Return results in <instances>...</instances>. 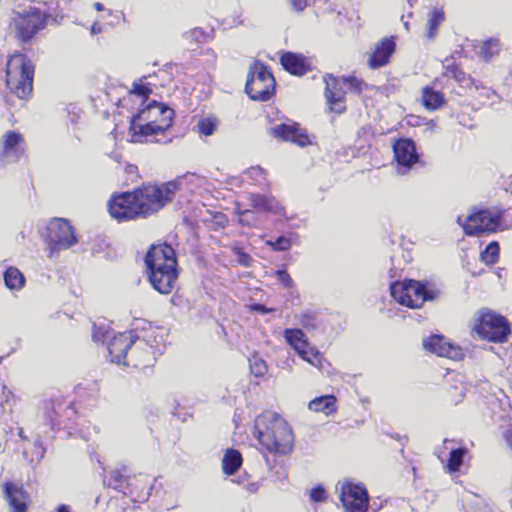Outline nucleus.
Segmentation results:
<instances>
[{"label":"nucleus","instance_id":"31","mask_svg":"<svg viewBox=\"0 0 512 512\" xmlns=\"http://www.w3.org/2000/svg\"><path fill=\"white\" fill-rule=\"evenodd\" d=\"M368 66L377 69L384 65V39H380L375 48L368 54Z\"/></svg>","mask_w":512,"mask_h":512},{"label":"nucleus","instance_id":"44","mask_svg":"<svg viewBox=\"0 0 512 512\" xmlns=\"http://www.w3.org/2000/svg\"><path fill=\"white\" fill-rule=\"evenodd\" d=\"M463 397H464V387L462 384L454 386L449 391V401L454 405H457L458 403H460L462 401Z\"/></svg>","mask_w":512,"mask_h":512},{"label":"nucleus","instance_id":"27","mask_svg":"<svg viewBox=\"0 0 512 512\" xmlns=\"http://www.w3.org/2000/svg\"><path fill=\"white\" fill-rule=\"evenodd\" d=\"M242 464L241 453L234 449H228L222 460L223 472L227 475H233Z\"/></svg>","mask_w":512,"mask_h":512},{"label":"nucleus","instance_id":"53","mask_svg":"<svg viewBox=\"0 0 512 512\" xmlns=\"http://www.w3.org/2000/svg\"><path fill=\"white\" fill-rule=\"evenodd\" d=\"M57 512H72V511L69 506L62 504V505L58 506Z\"/></svg>","mask_w":512,"mask_h":512},{"label":"nucleus","instance_id":"56","mask_svg":"<svg viewBox=\"0 0 512 512\" xmlns=\"http://www.w3.org/2000/svg\"><path fill=\"white\" fill-rule=\"evenodd\" d=\"M93 6H94V8H95L97 11H103V10H104V6H103L101 3H99V2L94 3V5H93Z\"/></svg>","mask_w":512,"mask_h":512},{"label":"nucleus","instance_id":"4","mask_svg":"<svg viewBox=\"0 0 512 512\" xmlns=\"http://www.w3.org/2000/svg\"><path fill=\"white\" fill-rule=\"evenodd\" d=\"M145 264L152 287L161 294H169L178 276L174 249L168 244L152 246L146 254Z\"/></svg>","mask_w":512,"mask_h":512},{"label":"nucleus","instance_id":"29","mask_svg":"<svg viewBox=\"0 0 512 512\" xmlns=\"http://www.w3.org/2000/svg\"><path fill=\"white\" fill-rule=\"evenodd\" d=\"M444 19L445 15L442 9L435 8L430 12L425 31L427 39H433L436 36L438 27Z\"/></svg>","mask_w":512,"mask_h":512},{"label":"nucleus","instance_id":"22","mask_svg":"<svg viewBox=\"0 0 512 512\" xmlns=\"http://www.w3.org/2000/svg\"><path fill=\"white\" fill-rule=\"evenodd\" d=\"M280 61L286 71L297 76L304 75L308 70L305 58L292 52L284 53Z\"/></svg>","mask_w":512,"mask_h":512},{"label":"nucleus","instance_id":"6","mask_svg":"<svg viewBox=\"0 0 512 512\" xmlns=\"http://www.w3.org/2000/svg\"><path fill=\"white\" fill-rule=\"evenodd\" d=\"M45 17L42 11L32 5L28 7L17 5L13 11L10 27L23 42L30 41L45 27Z\"/></svg>","mask_w":512,"mask_h":512},{"label":"nucleus","instance_id":"38","mask_svg":"<svg viewBox=\"0 0 512 512\" xmlns=\"http://www.w3.org/2000/svg\"><path fill=\"white\" fill-rule=\"evenodd\" d=\"M265 245L270 247L273 251L284 252L291 248L292 240L285 235H281L275 240H266Z\"/></svg>","mask_w":512,"mask_h":512},{"label":"nucleus","instance_id":"30","mask_svg":"<svg viewBox=\"0 0 512 512\" xmlns=\"http://www.w3.org/2000/svg\"><path fill=\"white\" fill-rule=\"evenodd\" d=\"M4 281L10 290H20L24 286L25 278L19 269L9 267L4 273Z\"/></svg>","mask_w":512,"mask_h":512},{"label":"nucleus","instance_id":"52","mask_svg":"<svg viewBox=\"0 0 512 512\" xmlns=\"http://www.w3.org/2000/svg\"><path fill=\"white\" fill-rule=\"evenodd\" d=\"M310 319H311V318H310L309 316H307V315H303V317H302V319H301V324H302L304 327H306V328H308V327H310V326H311L312 328H314L315 326H314V325H311V322H309V321H310Z\"/></svg>","mask_w":512,"mask_h":512},{"label":"nucleus","instance_id":"61","mask_svg":"<svg viewBox=\"0 0 512 512\" xmlns=\"http://www.w3.org/2000/svg\"><path fill=\"white\" fill-rule=\"evenodd\" d=\"M405 28L408 30V22L404 23Z\"/></svg>","mask_w":512,"mask_h":512},{"label":"nucleus","instance_id":"41","mask_svg":"<svg viewBox=\"0 0 512 512\" xmlns=\"http://www.w3.org/2000/svg\"><path fill=\"white\" fill-rule=\"evenodd\" d=\"M125 481L124 472L121 469H115L110 472V476L108 479V486L113 489H120L123 486Z\"/></svg>","mask_w":512,"mask_h":512},{"label":"nucleus","instance_id":"21","mask_svg":"<svg viewBox=\"0 0 512 512\" xmlns=\"http://www.w3.org/2000/svg\"><path fill=\"white\" fill-rule=\"evenodd\" d=\"M408 292L406 306L410 308H419L425 301L436 297V292L428 289L426 283L415 280H408Z\"/></svg>","mask_w":512,"mask_h":512},{"label":"nucleus","instance_id":"33","mask_svg":"<svg viewBox=\"0 0 512 512\" xmlns=\"http://www.w3.org/2000/svg\"><path fill=\"white\" fill-rule=\"evenodd\" d=\"M390 294L396 302L406 306L407 297L409 296L408 280L392 283L390 285Z\"/></svg>","mask_w":512,"mask_h":512},{"label":"nucleus","instance_id":"1","mask_svg":"<svg viewBox=\"0 0 512 512\" xmlns=\"http://www.w3.org/2000/svg\"><path fill=\"white\" fill-rule=\"evenodd\" d=\"M181 181L179 178L160 186L146 185L133 192L115 194L108 202V211L118 221L149 216L158 212L172 199Z\"/></svg>","mask_w":512,"mask_h":512},{"label":"nucleus","instance_id":"7","mask_svg":"<svg viewBox=\"0 0 512 512\" xmlns=\"http://www.w3.org/2000/svg\"><path fill=\"white\" fill-rule=\"evenodd\" d=\"M503 212L497 208L471 209L470 213L462 218L458 216L457 223L469 236L482 233L495 232L500 225Z\"/></svg>","mask_w":512,"mask_h":512},{"label":"nucleus","instance_id":"11","mask_svg":"<svg viewBox=\"0 0 512 512\" xmlns=\"http://www.w3.org/2000/svg\"><path fill=\"white\" fill-rule=\"evenodd\" d=\"M77 241L78 239L69 221L63 218H56L49 222L47 226V242L50 256L70 248Z\"/></svg>","mask_w":512,"mask_h":512},{"label":"nucleus","instance_id":"42","mask_svg":"<svg viewBox=\"0 0 512 512\" xmlns=\"http://www.w3.org/2000/svg\"><path fill=\"white\" fill-rule=\"evenodd\" d=\"M344 83L348 85V87L356 93H361L364 88H367L368 85L363 82L361 79H358L355 76H348L343 78Z\"/></svg>","mask_w":512,"mask_h":512},{"label":"nucleus","instance_id":"58","mask_svg":"<svg viewBox=\"0 0 512 512\" xmlns=\"http://www.w3.org/2000/svg\"><path fill=\"white\" fill-rule=\"evenodd\" d=\"M202 34V32L199 30V29H194L192 31V35H194L196 38L198 37V35Z\"/></svg>","mask_w":512,"mask_h":512},{"label":"nucleus","instance_id":"34","mask_svg":"<svg viewBox=\"0 0 512 512\" xmlns=\"http://www.w3.org/2000/svg\"><path fill=\"white\" fill-rule=\"evenodd\" d=\"M499 50V40L497 38H491L483 42V44L480 47L479 54L485 61H489L499 53Z\"/></svg>","mask_w":512,"mask_h":512},{"label":"nucleus","instance_id":"10","mask_svg":"<svg viewBox=\"0 0 512 512\" xmlns=\"http://www.w3.org/2000/svg\"><path fill=\"white\" fill-rule=\"evenodd\" d=\"M335 489L346 512H365L367 510L369 497L363 483L346 478L339 481Z\"/></svg>","mask_w":512,"mask_h":512},{"label":"nucleus","instance_id":"60","mask_svg":"<svg viewBox=\"0 0 512 512\" xmlns=\"http://www.w3.org/2000/svg\"><path fill=\"white\" fill-rule=\"evenodd\" d=\"M113 158H114V160L119 161V157H118V155H117V154H115V155L113 156Z\"/></svg>","mask_w":512,"mask_h":512},{"label":"nucleus","instance_id":"54","mask_svg":"<svg viewBox=\"0 0 512 512\" xmlns=\"http://www.w3.org/2000/svg\"><path fill=\"white\" fill-rule=\"evenodd\" d=\"M483 95H485L487 98H490V96H494L495 93L491 91L490 89L482 88Z\"/></svg>","mask_w":512,"mask_h":512},{"label":"nucleus","instance_id":"5","mask_svg":"<svg viewBox=\"0 0 512 512\" xmlns=\"http://www.w3.org/2000/svg\"><path fill=\"white\" fill-rule=\"evenodd\" d=\"M34 67L21 53L10 56L6 65V87L18 99H25L32 92Z\"/></svg>","mask_w":512,"mask_h":512},{"label":"nucleus","instance_id":"51","mask_svg":"<svg viewBox=\"0 0 512 512\" xmlns=\"http://www.w3.org/2000/svg\"><path fill=\"white\" fill-rule=\"evenodd\" d=\"M101 31H102V28L98 23H94L90 28V32L92 35L99 34V33H101Z\"/></svg>","mask_w":512,"mask_h":512},{"label":"nucleus","instance_id":"40","mask_svg":"<svg viewBox=\"0 0 512 512\" xmlns=\"http://www.w3.org/2000/svg\"><path fill=\"white\" fill-rule=\"evenodd\" d=\"M249 362L251 372L256 377H261L266 374L268 367L266 365V362L262 358L255 355L249 359Z\"/></svg>","mask_w":512,"mask_h":512},{"label":"nucleus","instance_id":"46","mask_svg":"<svg viewBox=\"0 0 512 512\" xmlns=\"http://www.w3.org/2000/svg\"><path fill=\"white\" fill-rule=\"evenodd\" d=\"M325 498L326 491L322 486H317L310 490V499L313 502H322Z\"/></svg>","mask_w":512,"mask_h":512},{"label":"nucleus","instance_id":"36","mask_svg":"<svg viewBox=\"0 0 512 512\" xmlns=\"http://www.w3.org/2000/svg\"><path fill=\"white\" fill-rule=\"evenodd\" d=\"M244 175L251 181L252 184L257 186H264L267 184L266 172L260 166H252L248 168Z\"/></svg>","mask_w":512,"mask_h":512},{"label":"nucleus","instance_id":"19","mask_svg":"<svg viewBox=\"0 0 512 512\" xmlns=\"http://www.w3.org/2000/svg\"><path fill=\"white\" fill-rule=\"evenodd\" d=\"M454 444V440L445 439L443 442V447L439 450L438 453V458L443 462L442 456L445 454L446 450L448 451L449 457L447 459L445 468L450 473L459 471L465 456L468 454V449L466 447H455Z\"/></svg>","mask_w":512,"mask_h":512},{"label":"nucleus","instance_id":"20","mask_svg":"<svg viewBox=\"0 0 512 512\" xmlns=\"http://www.w3.org/2000/svg\"><path fill=\"white\" fill-rule=\"evenodd\" d=\"M324 79L326 83L325 96L331 111L338 114L343 113L345 111V93L340 87L339 81L330 75L325 76Z\"/></svg>","mask_w":512,"mask_h":512},{"label":"nucleus","instance_id":"47","mask_svg":"<svg viewBox=\"0 0 512 512\" xmlns=\"http://www.w3.org/2000/svg\"><path fill=\"white\" fill-rule=\"evenodd\" d=\"M276 277L277 280L286 288H289L293 285L292 278L285 270H277Z\"/></svg>","mask_w":512,"mask_h":512},{"label":"nucleus","instance_id":"32","mask_svg":"<svg viewBox=\"0 0 512 512\" xmlns=\"http://www.w3.org/2000/svg\"><path fill=\"white\" fill-rule=\"evenodd\" d=\"M299 356L312 366L318 368L319 370L323 369V364L325 362L324 357L320 353L318 349L309 345L306 349L303 350V354H299Z\"/></svg>","mask_w":512,"mask_h":512},{"label":"nucleus","instance_id":"37","mask_svg":"<svg viewBox=\"0 0 512 512\" xmlns=\"http://www.w3.org/2000/svg\"><path fill=\"white\" fill-rule=\"evenodd\" d=\"M45 5L47 6V9L45 12H42V15L45 17V24L47 23L48 19H53L55 22L59 19L64 18V14L62 9H60L59 2L56 0H46Z\"/></svg>","mask_w":512,"mask_h":512},{"label":"nucleus","instance_id":"55","mask_svg":"<svg viewBox=\"0 0 512 512\" xmlns=\"http://www.w3.org/2000/svg\"><path fill=\"white\" fill-rule=\"evenodd\" d=\"M46 407H47V408H49V407H50V408L53 410V412H54L55 414H57V409H56V406H55L54 402L50 401V402L46 403Z\"/></svg>","mask_w":512,"mask_h":512},{"label":"nucleus","instance_id":"49","mask_svg":"<svg viewBox=\"0 0 512 512\" xmlns=\"http://www.w3.org/2000/svg\"><path fill=\"white\" fill-rule=\"evenodd\" d=\"M396 44L394 37L386 38V64L388 63L389 57L394 53Z\"/></svg>","mask_w":512,"mask_h":512},{"label":"nucleus","instance_id":"57","mask_svg":"<svg viewBox=\"0 0 512 512\" xmlns=\"http://www.w3.org/2000/svg\"><path fill=\"white\" fill-rule=\"evenodd\" d=\"M127 101H129V97H128V98H124V99H123V101H122V102H123V103H122V106H125V102H127ZM130 102H134V103H136V102H139V100H137L136 98H134L133 100H130Z\"/></svg>","mask_w":512,"mask_h":512},{"label":"nucleus","instance_id":"45","mask_svg":"<svg viewBox=\"0 0 512 512\" xmlns=\"http://www.w3.org/2000/svg\"><path fill=\"white\" fill-rule=\"evenodd\" d=\"M109 331L105 329L103 326H94L92 338L95 342H105L107 338H109Z\"/></svg>","mask_w":512,"mask_h":512},{"label":"nucleus","instance_id":"43","mask_svg":"<svg viewBox=\"0 0 512 512\" xmlns=\"http://www.w3.org/2000/svg\"><path fill=\"white\" fill-rule=\"evenodd\" d=\"M233 254L237 257V262L244 267H249L252 262V258L249 254L245 253L240 247L232 248Z\"/></svg>","mask_w":512,"mask_h":512},{"label":"nucleus","instance_id":"18","mask_svg":"<svg viewBox=\"0 0 512 512\" xmlns=\"http://www.w3.org/2000/svg\"><path fill=\"white\" fill-rule=\"evenodd\" d=\"M3 491L12 512H27L30 498L22 486L7 482L3 485Z\"/></svg>","mask_w":512,"mask_h":512},{"label":"nucleus","instance_id":"26","mask_svg":"<svg viewBox=\"0 0 512 512\" xmlns=\"http://www.w3.org/2000/svg\"><path fill=\"white\" fill-rule=\"evenodd\" d=\"M444 75L449 78H453L456 82H458L462 87L472 88L474 87L476 90H479V84L467 76L461 69H459L455 65H447L445 67Z\"/></svg>","mask_w":512,"mask_h":512},{"label":"nucleus","instance_id":"9","mask_svg":"<svg viewBox=\"0 0 512 512\" xmlns=\"http://www.w3.org/2000/svg\"><path fill=\"white\" fill-rule=\"evenodd\" d=\"M473 330L482 339L491 342H504L509 333L510 327L506 319L490 310H481Z\"/></svg>","mask_w":512,"mask_h":512},{"label":"nucleus","instance_id":"15","mask_svg":"<svg viewBox=\"0 0 512 512\" xmlns=\"http://www.w3.org/2000/svg\"><path fill=\"white\" fill-rule=\"evenodd\" d=\"M137 339L138 337L133 331H126L114 336L109 341L107 347L111 362L126 365L125 359L127 351L132 347Z\"/></svg>","mask_w":512,"mask_h":512},{"label":"nucleus","instance_id":"35","mask_svg":"<svg viewBox=\"0 0 512 512\" xmlns=\"http://www.w3.org/2000/svg\"><path fill=\"white\" fill-rule=\"evenodd\" d=\"M236 213L238 215V221L243 226L248 227H257L259 224V218L256 214V211L252 209H236Z\"/></svg>","mask_w":512,"mask_h":512},{"label":"nucleus","instance_id":"50","mask_svg":"<svg viewBox=\"0 0 512 512\" xmlns=\"http://www.w3.org/2000/svg\"><path fill=\"white\" fill-rule=\"evenodd\" d=\"M250 309L252 311H256L260 314H266V313H270L273 311L272 308H267L266 306H264L262 304H252V305H250Z\"/></svg>","mask_w":512,"mask_h":512},{"label":"nucleus","instance_id":"48","mask_svg":"<svg viewBox=\"0 0 512 512\" xmlns=\"http://www.w3.org/2000/svg\"><path fill=\"white\" fill-rule=\"evenodd\" d=\"M289 3L291 5L292 10L296 12H301L307 7L308 0H289Z\"/></svg>","mask_w":512,"mask_h":512},{"label":"nucleus","instance_id":"23","mask_svg":"<svg viewBox=\"0 0 512 512\" xmlns=\"http://www.w3.org/2000/svg\"><path fill=\"white\" fill-rule=\"evenodd\" d=\"M337 399L334 395H323L314 398L308 404V409L329 416L337 411Z\"/></svg>","mask_w":512,"mask_h":512},{"label":"nucleus","instance_id":"17","mask_svg":"<svg viewBox=\"0 0 512 512\" xmlns=\"http://www.w3.org/2000/svg\"><path fill=\"white\" fill-rule=\"evenodd\" d=\"M271 131L274 137L289 141L300 147H306L310 144L308 135L296 123L279 124L274 126Z\"/></svg>","mask_w":512,"mask_h":512},{"label":"nucleus","instance_id":"39","mask_svg":"<svg viewBox=\"0 0 512 512\" xmlns=\"http://www.w3.org/2000/svg\"><path fill=\"white\" fill-rule=\"evenodd\" d=\"M499 256V245L497 242H491L481 253V259L487 264H494Z\"/></svg>","mask_w":512,"mask_h":512},{"label":"nucleus","instance_id":"28","mask_svg":"<svg viewBox=\"0 0 512 512\" xmlns=\"http://www.w3.org/2000/svg\"><path fill=\"white\" fill-rule=\"evenodd\" d=\"M220 121L218 117L215 115H208L205 117H201L194 130L199 134V136H211L218 128Z\"/></svg>","mask_w":512,"mask_h":512},{"label":"nucleus","instance_id":"59","mask_svg":"<svg viewBox=\"0 0 512 512\" xmlns=\"http://www.w3.org/2000/svg\"><path fill=\"white\" fill-rule=\"evenodd\" d=\"M127 169H128V171H129V172H133V171L136 169V167H135V166H132V165H129V166L127 167Z\"/></svg>","mask_w":512,"mask_h":512},{"label":"nucleus","instance_id":"12","mask_svg":"<svg viewBox=\"0 0 512 512\" xmlns=\"http://www.w3.org/2000/svg\"><path fill=\"white\" fill-rule=\"evenodd\" d=\"M393 152L396 160V172L399 175H406L420 161L415 143L411 139H398L393 144Z\"/></svg>","mask_w":512,"mask_h":512},{"label":"nucleus","instance_id":"2","mask_svg":"<svg viewBox=\"0 0 512 512\" xmlns=\"http://www.w3.org/2000/svg\"><path fill=\"white\" fill-rule=\"evenodd\" d=\"M151 93V87L140 82H135L129 93V100L136 98L140 103L130 121L133 142H143L150 136L162 134L172 125L174 110L155 100L149 101Z\"/></svg>","mask_w":512,"mask_h":512},{"label":"nucleus","instance_id":"62","mask_svg":"<svg viewBox=\"0 0 512 512\" xmlns=\"http://www.w3.org/2000/svg\"><path fill=\"white\" fill-rule=\"evenodd\" d=\"M510 504H511V508H512V500L510 501Z\"/></svg>","mask_w":512,"mask_h":512},{"label":"nucleus","instance_id":"25","mask_svg":"<svg viewBox=\"0 0 512 512\" xmlns=\"http://www.w3.org/2000/svg\"><path fill=\"white\" fill-rule=\"evenodd\" d=\"M284 338L298 355L303 354V350L310 345L301 329H286Z\"/></svg>","mask_w":512,"mask_h":512},{"label":"nucleus","instance_id":"14","mask_svg":"<svg viewBox=\"0 0 512 512\" xmlns=\"http://www.w3.org/2000/svg\"><path fill=\"white\" fill-rule=\"evenodd\" d=\"M423 347L437 356L446 357L454 361H460L464 358V351L461 347L453 345L440 335H433L425 339Z\"/></svg>","mask_w":512,"mask_h":512},{"label":"nucleus","instance_id":"24","mask_svg":"<svg viewBox=\"0 0 512 512\" xmlns=\"http://www.w3.org/2000/svg\"><path fill=\"white\" fill-rule=\"evenodd\" d=\"M421 103L425 109L434 111L443 106L445 98L442 92L426 86L422 89Z\"/></svg>","mask_w":512,"mask_h":512},{"label":"nucleus","instance_id":"8","mask_svg":"<svg viewBox=\"0 0 512 512\" xmlns=\"http://www.w3.org/2000/svg\"><path fill=\"white\" fill-rule=\"evenodd\" d=\"M275 87V79L267 66L254 62L249 69L245 90L254 101H267Z\"/></svg>","mask_w":512,"mask_h":512},{"label":"nucleus","instance_id":"3","mask_svg":"<svg viewBox=\"0 0 512 512\" xmlns=\"http://www.w3.org/2000/svg\"><path fill=\"white\" fill-rule=\"evenodd\" d=\"M253 435L272 454L286 455L292 451V429L282 416L274 412L266 411L257 416Z\"/></svg>","mask_w":512,"mask_h":512},{"label":"nucleus","instance_id":"13","mask_svg":"<svg viewBox=\"0 0 512 512\" xmlns=\"http://www.w3.org/2000/svg\"><path fill=\"white\" fill-rule=\"evenodd\" d=\"M23 137L16 131H7L1 139L0 162L3 165L17 162L24 154Z\"/></svg>","mask_w":512,"mask_h":512},{"label":"nucleus","instance_id":"16","mask_svg":"<svg viewBox=\"0 0 512 512\" xmlns=\"http://www.w3.org/2000/svg\"><path fill=\"white\" fill-rule=\"evenodd\" d=\"M247 200L256 212L271 214L289 219L284 206L272 195L249 193Z\"/></svg>","mask_w":512,"mask_h":512}]
</instances>
